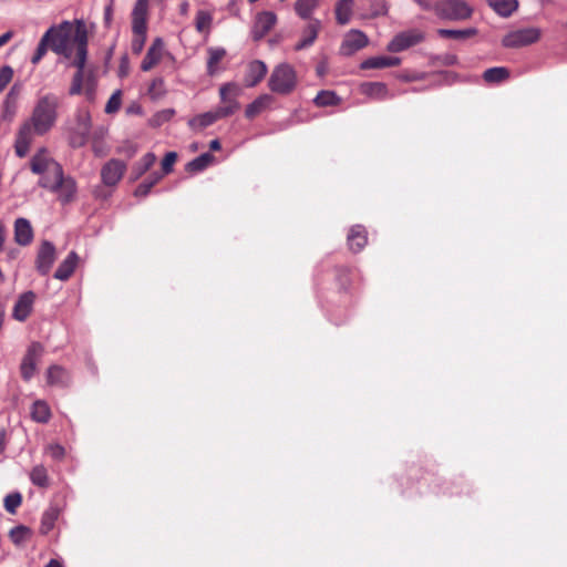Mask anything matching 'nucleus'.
Wrapping results in <instances>:
<instances>
[{
    "label": "nucleus",
    "mask_w": 567,
    "mask_h": 567,
    "mask_svg": "<svg viewBox=\"0 0 567 567\" xmlns=\"http://www.w3.org/2000/svg\"><path fill=\"white\" fill-rule=\"evenodd\" d=\"M45 33H51L49 35L50 49L54 53L70 59L73 49H75L73 65L78 71L74 74L70 94H80L84 91L87 97L92 99V78L85 70L87 56V30L85 23L82 20L63 21L58 25L51 27Z\"/></svg>",
    "instance_id": "1"
},
{
    "label": "nucleus",
    "mask_w": 567,
    "mask_h": 567,
    "mask_svg": "<svg viewBox=\"0 0 567 567\" xmlns=\"http://www.w3.org/2000/svg\"><path fill=\"white\" fill-rule=\"evenodd\" d=\"M59 99L52 94L40 97L28 121L19 128L14 151L19 157H24L34 141L35 135H44L55 125L58 118Z\"/></svg>",
    "instance_id": "2"
},
{
    "label": "nucleus",
    "mask_w": 567,
    "mask_h": 567,
    "mask_svg": "<svg viewBox=\"0 0 567 567\" xmlns=\"http://www.w3.org/2000/svg\"><path fill=\"white\" fill-rule=\"evenodd\" d=\"M32 173L40 176L39 185L43 188L55 185L59 174L62 172L61 165L53 159L45 148L39 150L30 162Z\"/></svg>",
    "instance_id": "3"
},
{
    "label": "nucleus",
    "mask_w": 567,
    "mask_h": 567,
    "mask_svg": "<svg viewBox=\"0 0 567 567\" xmlns=\"http://www.w3.org/2000/svg\"><path fill=\"white\" fill-rule=\"evenodd\" d=\"M298 84V76L295 68L288 63H280L274 68L268 80V87L271 92L287 95Z\"/></svg>",
    "instance_id": "4"
},
{
    "label": "nucleus",
    "mask_w": 567,
    "mask_h": 567,
    "mask_svg": "<svg viewBox=\"0 0 567 567\" xmlns=\"http://www.w3.org/2000/svg\"><path fill=\"white\" fill-rule=\"evenodd\" d=\"M433 10L437 17L447 20H466L473 13L472 7L464 0H439Z\"/></svg>",
    "instance_id": "5"
},
{
    "label": "nucleus",
    "mask_w": 567,
    "mask_h": 567,
    "mask_svg": "<svg viewBox=\"0 0 567 567\" xmlns=\"http://www.w3.org/2000/svg\"><path fill=\"white\" fill-rule=\"evenodd\" d=\"M243 93V89L238 83L228 82L219 87V97L223 105L218 107L219 115L227 117L236 113L240 109L237 99Z\"/></svg>",
    "instance_id": "6"
},
{
    "label": "nucleus",
    "mask_w": 567,
    "mask_h": 567,
    "mask_svg": "<svg viewBox=\"0 0 567 567\" xmlns=\"http://www.w3.org/2000/svg\"><path fill=\"white\" fill-rule=\"evenodd\" d=\"M91 132V114L87 110H79L74 123L70 126V142L73 146H83Z\"/></svg>",
    "instance_id": "7"
},
{
    "label": "nucleus",
    "mask_w": 567,
    "mask_h": 567,
    "mask_svg": "<svg viewBox=\"0 0 567 567\" xmlns=\"http://www.w3.org/2000/svg\"><path fill=\"white\" fill-rule=\"evenodd\" d=\"M540 37L542 30L539 28H524L507 33L503 38L502 44L506 48H520L537 42Z\"/></svg>",
    "instance_id": "8"
},
{
    "label": "nucleus",
    "mask_w": 567,
    "mask_h": 567,
    "mask_svg": "<svg viewBox=\"0 0 567 567\" xmlns=\"http://www.w3.org/2000/svg\"><path fill=\"white\" fill-rule=\"evenodd\" d=\"M424 38V33L421 30H406L394 35V38L386 45V50L394 53L401 52L421 43Z\"/></svg>",
    "instance_id": "9"
},
{
    "label": "nucleus",
    "mask_w": 567,
    "mask_h": 567,
    "mask_svg": "<svg viewBox=\"0 0 567 567\" xmlns=\"http://www.w3.org/2000/svg\"><path fill=\"white\" fill-rule=\"evenodd\" d=\"M42 353L43 347L41 343L32 342L29 346L20 365L21 375L25 381H29L33 377Z\"/></svg>",
    "instance_id": "10"
},
{
    "label": "nucleus",
    "mask_w": 567,
    "mask_h": 567,
    "mask_svg": "<svg viewBox=\"0 0 567 567\" xmlns=\"http://www.w3.org/2000/svg\"><path fill=\"white\" fill-rule=\"evenodd\" d=\"M47 189L55 193L61 203L66 204L74 199L76 194V184L73 178L65 177L63 171L59 174L55 185L47 186Z\"/></svg>",
    "instance_id": "11"
},
{
    "label": "nucleus",
    "mask_w": 567,
    "mask_h": 567,
    "mask_svg": "<svg viewBox=\"0 0 567 567\" xmlns=\"http://www.w3.org/2000/svg\"><path fill=\"white\" fill-rule=\"evenodd\" d=\"M368 44V37L359 30H350L343 38L340 53L349 56Z\"/></svg>",
    "instance_id": "12"
},
{
    "label": "nucleus",
    "mask_w": 567,
    "mask_h": 567,
    "mask_svg": "<svg viewBox=\"0 0 567 567\" xmlns=\"http://www.w3.org/2000/svg\"><path fill=\"white\" fill-rule=\"evenodd\" d=\"M126 171V164L120 159L109 161L101 171L102 182L106 186L116 185Z\"/></svg>",
    "instance_id": "13"
},
{
    "label": "nucleus",
    "mask_w": 567,
    "mask_h": 567,
    "mask_svg": "<svg viewBox=\"0 0 567 567\" xmlns=\"http://www.w3.org/2000/svg\"><path fill=\"white\" fill-rule=\"evenodd\" d=\"M277 16L271 11H261L256 16L252 28V37L255 40L264 38L276 24Z\"/></svg>",
    "instance_id": "14"
},
{
    "label": "nucleus",
    "mask_w": 567,
    "mask_h": 567,
    "mask_svg": "<svg viewBox=\"0 0 567 567\" xmlns=\"http://www.w3.org/2000/svg\"><path fill=\"white\" fill-rule=\"evenodd\" d=\"M164 51H165L164 41L161 38H156L152 42L151 47L148 48V50L141 63L142 71L147 72V71L152 70L155 65H157L164 55Z\"/></svg>",
    "instance_id": "15"
},
{
    "label": "nucleus",
    "mask_w": 567,
    "mask_h": 567,
    "mask_svg": "<svg viewBox=\"0 0 567 567\" xmlns=\"http://www.w3.org/2000/svg\"><path fill=\"white\" fill-rule=\"evenodd\" d=\"M55 261V247L50 241H43L37 256V269L47 275Z\"/></svg>",
    "instance_id": "16"
},
{
    "label": "nucleus",
    "mask_w": 567,
    "mask_h": 567,
    "mask_svg": "<svg viewBox=\"0 0 567 567\" xmlns=\"http://www.w3.org/2000/svg\"><path fill=\"white\" fill-rule=\"evenodd\" d=\"M34 299L35 295L32 291L22 293L13 307V318L20 322L27 320L32 311Z\"/></svg>",
    "instance_id": "17"
},
{
    "label": "nucleus",
    "mask_w": 567,
    "mask_h": 567,
    "mask_svg": "<svg viewBox=\"0 0 567 567\" xmlns=\"http://www.w3.org/2000/svg\"><path fill=\"white\" fill-rule=\"evenodd\" d=\"M267 74V65L260 60L251 61L247 65L244 83L247 87L256 86Z\"/></svg>",
    "instance_id": "18"
},
{
    "label": "nucleus",
    "mask_w": 567,
    "mask_h": 567,
    "mask_svg": "<svg viewBox=\"0 0 567 567\" xmlns=\"http://www.w3.org/2000/svg\"><path fill=\"white\" fill-rule=\"evenodd\" d=\"M33 239V229L25 218H18L14 221V240L18 245L27 246Z\"/></svg>",
    "instance_id": "19"
},
{
    "label": "nucleus",
    "mask_w": 567,
    "mask_h": 567,
    "mask_svg": "<svg viewBox=\"0 0 567 567\" xmlns=\"http://www.w3.org/2000/svg\"><path fill=\"white\" fill-rule=\"evenodd\" d=\"M360 92L373 100H385L389 97L388 87L382 82H365L360 85Z\"/></svg>",
    "instance_id": "20"
},
{
    "label": "nucleus",
    "mask_w": 567,
    "mask_h": 567,
    "mask_svg": "<svg viewBox=\"0 0 567 567\" xmlns=\"http://www.w3.org/2000/svg\"><path fill=\"white\" fill-rule=\"evenodd\" d=\"M321 23L319 20H311L302 32L300 41L296 44L297 51L310 47L318 37Z\"/></svg>",
    "instance_id": "21"
},
{
    "label": "nucleus",
    "mask_w": 567,
    "mask_h": 567,
    "mask_svg": "<svg viewBox=\"0 0 567 567\" xmlns=\"http://www.w3.org/2000/svg\"><path fill=\"white\" fill-rule=\"evenodd\" d=\"M401 63V59L396 56H372L367 60H364L361 63V69L368 70V69H384V68H391L396 66Z\"/></svg>",
    "instance_id": "22"
},
{
    "label": "nucleus",
    "mask_w": 567,
    "mask_h": 567,
    "mask_svg": "<svg viewBox=\"0 0 567 567\" xmlns=\"http://www.w3.org/2000/svg\"><path fill=\"white\" fill-rule=\"evenodd\" d=\"M272 103V96L269 94H261L250 104L247 105L245 115L247 118H254L262 111L267 110Z\"/></svg>",
    "instance_id": "23"
},
{
    "label": "nucleus",
    "mask_w": 567,
    "mask_h": 567,
    "mask_svg": "<svg viewBox=\"0 0 567 567\" xmlns=\"http://www.w3.org/2000/svg\"><path fill=\"white\" fill-rule=\"evenodd\" d=\"M79 257L72 251L69 256L60 264L56 271L54 272V278L59 280H66L74 272Z\"/></svg>",
    "instance_id": "24"
},
{
    "label": "nucleus",
    "mask_w": 567,
    "mask_h": 567,
    "mask_svg": "<svg viewBox=\"0 0 567 567\" xmlns=\"http://www.w3.org/2000/svg\"><path fill=\"white\" fill-rule=\"evenodd\" d=\"M487 4L501 17L507 18L518 9V0H486Z\"/></svg>",
    "instance_id": "25"
},
{
    "label": "nucleus",
    "mask_w": 567,
    "mask_h": 567,
    "mask_svg": "<svg viewBox=\"0 0 567 567\" xmlns=\"http://www.w3.org/2000/svg\"><path fill=\"white\" fill-rule=\"evenodd\" d=\"M224 118L223 115H219L218 110L213 112H206L203 114H199L192 120H189L188 125L194 130H202L205 128L213 123H215L217 120Z\"/></svg>",
    "instance_id": "26"
},
{
    "label": "nucleus",
    "mask_w": 567,
    "mask_h": 567,
    "mask_svg": "<svg viewBox=\"0 0 567 567\" xmlns=\"http://www.w3.org/2000/svg\"><path fill=\"white\" fill-rule=\"evenodd\" d=\"M348 244L354 252L360 251L367 244V234L363 227L354 226L348 235Z\"/></svg>",
    "instance_id": "27"
},
{
    "label": "nucleus",
    "mask_w": 567,
    "mask_h": 567,
    "mask_svg": "<svg viewBox=\"0 0 567 567\" xmlns=\"http://www.w3.org/2000/svg\"><path fill=\"white\" fill-rule=\"evenodd\" d=\"M207 73L215 75L218 72V64L225 58L226 50L224 48H209L207 50Z\"/></svg>",
    "instance_id": "28"
},
{
    "label": "nucleus",
    "mask_w": 567,
    "mask_h": 567,
    "mask_svg": "<svg viewBox=\"0 0 567 567\" xmlns=\"http://www.w3.org/2000/svg\"><path fill=\"white\" fill-rule=\"evenodd\" d=\"M31 417L39 423H47L51 417V410L45 401L38 400L31 406Z\"/></svg>",
    "instance_id": "29"
},
{
    "label": "nucleus",
    "mask_w": 567,
    "mask_h": 567,
    "mask_svg": "<svg viewBox=\"0 0 567 567\" xmlns=\"http://www.w3.org/2000/svg\"><path fill=\"white\" fill-rule=\"evenodd\" d=\"M353 10V0H339L336 6V19L340 24H347Z\"/></svg>",
    "instance_id": "30"
},
{
    "label": "nucleus",
    "mask_w": 567,
    "mask_h": 567,
    "mask_svg": "<svg viewBox=\"0 0 567 567\" xmlns=\"http://www.w3.org/2000/svg\"><path fill=\"white\" fill-rule=\"evenodd\" d=\"M320 0H296L295 11L301 19H310Z\"/></svg>",
    "instance_id": "31"
},
{
    "label": "nucleus",
    "mask_w": 567,
    "mask_h": 567,
    "mask_svg": "<svg viewBox=\"0 0 567 567\" xmlns=\"http://www.w3.org/2000/svg\"><path fill=\"white\" fill-rule=\"evenodd\" d=\"M509 78V71L504 66L491 68L484 71L483 79L487 83H499Z\"/></svg>",
    "instance_id": "32"
},
{
    "label": "nucleus",
    "mask_w": 567,
    "mask_h": 567,
    "mask_svg": "<svg viewBox=\"0 0 567 567\" xmlns=\"http://www.w3.org/2000/svg\"><path fill=\"white\" fill-rule=\"evenodd\" d=\"M214 161V156L209 153H204L190 161L186 165V171L190 173H197L208 167Z\"/></svg>",
    "instance_id": "33"
},
{
    "label": "nucleus",
    "mask_w": 567,
    "mask_h": 567,
    "mask_svg": "<svg viewBox=\"0 0 567 567\" xmlns=\"http://www.w3.org/2000/svg\"><path fill=\"white\" fill-rule=\"evenodd\" d=\"M59 514L60 512L56 507H50L48 511H45L41 519L40 532L42 534H48L53 529Z\"/></svg>",
    "instance_id": "34"
},
{
    "label": "nucleus",
    "mask_w": 567,
    "mask_h": 567,
    "mask_svg": "<svg viewBox=\"0 0 567 567\" xmlns=\"http://www.w3.org/2000/svg\"><path fill=\"white\" fill-rule=\"evenodd\" d=\"M437 33L443 38H451L455 40H464L474 37L477 31L474 28L464 30L439 29Z\"/></svg>",
    "instance_id": "35"
},
{
    "label": "nucleus",
    "mask_w": 567,
    "mask_h": 567,
    "mask_svg": "<svg viewBox=\"0 0 567 567\" xmlns=\"http://www.w3.org/2000/svg\"><path fill=\"white\" fill-rule=\"evenodd\" d=\"M317 106H331L340 103V97L333 91H321L313 100Z\"/></svg>",
    "instance_id": "36"
},
{
    "label": "nucleus",
    "mask_w": 567,
    "mask_h": 567,
    "mask_svg": "<svg viewBox=\"0 0 567 567\" xmlns=\"http://www.w3.org/2000/svg\"><path fill=\"white\" fill-rule=\"evenodd\" d=\"M213 22V17L209 12L199 10L196 14L195 27L200 33H209Z\"/></svg>",
    "instance_id": "37"
},
{
    "label": "nucleus",
    "mask_w": 567,
    "mask_h": 567,
    "mask_svg": "<svg viewBox=\"0 0 567 567\" xmlns=\"http://www.w3.org/2000/svg\"><path fill=\"white\" fill-rule=\"evenodd\" d=\"M31 482L40 487H47L49 485L48 472L44 466L37 465L30 473Z\"/></svg>",
    "instance_id": "38"
},
{
    "label": "nucleus",
    "mask_w": 567,
    "mask_h": 567,
    "mask_svg": "<svg viewBox=\"0 0 567 567\" xmlns=\"http://www.w3.org/2000/svg\"><path fill=\"white\" fill-rule=\"evenodd\" d=\"M156 162V156L153 153L145 154L135 165L136 177H141L146 173Z\"/></svg>",
    "instance_id": "39"
},
{
    "label": "nucleus",
    "mask_w": 567,
    "mask_h": 567,
    "mask_svg": "<svg viewBox=\"0 0 567 567\" xmlns=\"http://www.w3.org/2000/svg\"><path fill=\"white\" fill-rule=\"evenodd\" d=\"M31 536V530L25 526H17L10 530V539L16 545H22L25 543Z\"/></svg>",
    "instance_id": "40"
},
{
    "label": "nucleus",
    "mask_w": 567,
    "mask_h": 567,
    "mask_svg": "<svg viewBox=\"0 0 567 567\" xmlns=\"http://www.w3.org/2000/svg\"><path fill=\"white\" fill-rule=\"evenodd\" d=\"M162 178V175L158 174V173H154L151 175L150 179L143 182L142 184H140L137 186V188L135 189V195L136 196H146L151 188L161 181Z\"/></svg>",
    "instance_id": "41"
},
{
    "label": "nucleus",
    "mask_w": 567,
    "mask_h": 567,
    "mask_svg": "<svg viewBox=\"0 0 567 567\" xmlns=\"http://www.w3.org/2000/svg\"><path fill=\"white\" fill-rule=\"evenodd\" d=\"M49 35H51V33H44L43 37L41 38V40H40V42L38 44V48L35 50V53H34V55L31 59V62L33 64L39 63L40 60L45 54L48 48H50Z\"/></svg>",
    "instance_id": "42"
},
{
    "label": "nucleus",
    "mask_w": 567,
    "mask_h": 567,
    "mask_svg": "<svg viewBox=\"0 0 567 567\" xmlns=\"http://www.w3.org/2000/svg\"><path fill=\"white\" fill-rule=\"evenodd\" d=\"M22 497L19 493H12L4 498V508L8 513L14 514L17 508L21 505Z\"/></svg>",
    "instance_id": "43"
},
{
    "label": "nucleus",
    "mask_w": 567,
    "mask_h": 567,
    "mask_svg": "<svg viewBox=\"0 0 567 567\" xmlns=\"http://www.w3.org/2000/svg\"><path fill=\"white\" fill-rule=\"evenodd\" d=\"M64 377H65V371L61 367L53 365L48 369L47 379H48V383H50V384H58V383L62 382Z\"/></svg>",
    "instance_id": "44"
},
{
    "label": "nucleus",
    "mask_w": 567,
    "mask_h": 567,
    "mask_svg": "<svg viewBox=\"0 0 567 567\" xmlns=\"http://www.w3.org/2000/svg\"><path fill=\"white\" fill-rule=\"evenodd\" d=\"M121 103H122V94H121V91H115L110 100L107 101L106 105H105V112L107 114H112V113H115L116 111H118L120 106H121Z\"/></svg>",
    "instance_id": "45"
},
{
    "label": "nucleus",
    "mask_w": 567,
    "mask_h": 567,
    "mask_svg": "<svg viewBox=\"0 0 567 567\" xmlns=\"http://www.w3.org/2000/svg\"><path fill=\"white\" fill-rule=\"evenodd\" d=\"M17 112V101L4 97L2 103V117L12 120Z\"/></svg>",
    "instance_id": "46"
},
{
    "label": "nucleus",
    "mask_w": 567,
    "mask_h": 567,
    "mask_svg": "<svg viewBox=\"0 0 567 567\" xmlns=\"http://www.w3.org/2000/svg\"><path fill=\"white\" fill-rule=\"evenodd\" d=\"M148 0H136L132 11V18H141L147 20Z\"/></svg>",
    "instance_id": "47"
},
{
    "label": "nucleus",
    "mask_w": 567,
    "mask_h": 567,
    "mask_svg": "<svg viewBox=\"0 0 567 567\" xmlns=\"http://www.w3.org/2000/svg\"><path fill=\"white\" fill-rule=\"evenodd\" d=\"M13 70L9 65H4L0 69V93L4 91L8 84L12 81Z\"/></svg>",
    "instance_id": "48"
},
{
    "label": "nucleus",
    "mask_w": 567,
    "mask_h": 567,
    "mask_svg": "<svg viewBox=\"0 0 567 567\" xmlns=\"http://www.w3.org/2000/svg\"><path fill=\"white\" fill-rule=\"evenodd\" d=\"M146 41V33H133L132 51L140 54L143 51Z\"/></svg>",
    "instance_id": "49"
},
{
    "label": "nucleus",
    "mask_w": 567,
    "mask_h": 567,
    "mask_svg": "<svg viewBox=\"0 0 567 567\" xmlns=\"http://www.w3.org/2000/svg\"><path fill=\"white\" fill-rule=\"evenodd\" d=\"M177 159V153L168 152L162 161V169L164 174H168L173 171V166Z\"/></svg>",
    "instance_id": "50"
},
{
    "label": "nucleus",
    "mask_w": 567,
    "mask_h": 567,
    "mask_svg": "<svg viewBox=\"0 0 567 567\" xmlns=\"http://www.w3.org/2000/svg\"><path fill=\"white\" fill-rule=\"evenodd\" d=\"M47 452L48 454L55 458V460H61L64 457V454H65V451H64V447L59 445V444H51L47 447Z\"/></svg>",
    "instance_id": "51"
},
{
    "label": "nucleus",
    "mask_w": 567,
    "mask_h": 567,
    "mask_svg": "<svg viewBox=\"0 0 567 567\" xmlns=\"http://www.w3.org/2000/svg\"><path fill=\"white\" fill-rule=\"evenodd\" d=\"M147 23L145 19L132 18V31L133 33H146Z\"/></svg>",
    "instance_id": "52"
},
{
    "label": "nucleus",
    "mask_w": 567,
    "mask_h": 567,
    "mask_svg": "<svg viewBox=\"0 0 567 567\" xmlns=\"http://www.w3.org/2000/svg\"><path fill=\"white\" fill-rule=\"evenodd\" d=\"M130 72V61L126 54L121 58L118 65V75L121 78L127 76Z\"/></svg>",
    "instance_id": "53"
},
{
    "label": "nucleus",
    "mask_w": 567,
    "mask_h": 567,
    "mask_svg": "<svg viewBox=\"0 0 567 567\" xmlns=\"http://www.w3.org/2000/svg\"><path fill=\"white\" fill-rule=\"evenodd\" d=\"M173 115H174L173 110H164L159 114H157L153 121L155 122L156 125H158L164 121L171 120L173 117Z\"/></svg>",
    "instance_id": "54"
},
{
    "label": "nucleus",
    "mask_w": 567,
    "mask_h": 567,
    "mask_svg": "<svg viewBox=\"0 0 567 567\" xmlns=\"http://www.w3.org/2000/svg\"><path fill=\"white\" fill-rule=\"evenodd\" d=\"M21 92V84L16 83L12 85L8 94L6 95L7 99L18 101L19 94Z\"/></svg>",
    "instance_id": "55"
},
{
    "label": "nucleus",
    "mask_w": 567,
    "mask_h": 567,
    "mask_svg": "<svg viewBox=\"0 0 567 567\" xmlns=\"http://www.w3.org/2000/svg\"><path fill=\"white\" fill-rule=\"evenodd\" d=\"M443 62L447 65H453L457 62V58L456 55L454 54H446L444 58H443Z\"/></svg>",
    "instance_id": "56"
},
{
    "label": "nucleus",
    "mask_w": 567,
    "mask_h": 567,
    "mask_svg": "<svg viewBox=\"0 0 567 567\" xmlns=\"http://www.w3.org/2000/svg\"><path fill=\"white\" fill-rule=\"evenodd\" d=\"M416 3L425 9V10H430V9H433L434 6H432V1L431 0H415Z\"/></svg>",
    "instance_id": "57"
},
{
    "label": "nucleus",
    "mask_w": 567,
    "mask_h": 567,
    "mask_svg": "<svg viewBox=\"0 0 567 567\" xmlns=\"http://www.w3.org/2000/svg\"><path fill=\"white\" fill-rule=\"evenodd\" d=\"M4 446H6V431L1 429L0 430V453L3 452Z\"/></svg>",
    "instance_id": "58"
},
{
    "label": "nucleus",
    "mask_w": 567,
    "mask_h": 567,
    "mask_svg": "<svg viewBox=\"0 0 567 567\" xmlns=\"http://www.w3.org/2000/svg\"><path fill=\"white\" fill-rule=\"evenodd\" d=\"M11 37H12L11 32H7L3 35H1L0 37V47H2L4 43H7Z\"/></svg>",
    "instance_id": "59"
},
{
    "label": "nucleus",
    "mask_w": 567,
    "mask_h": 567,
    "mask_svg": "<svg viewBox=\"0 0 567 567\" xmlns=\"http://www.w3.org/2000/svg\"><path fill=\"white\" fill-rule=\"evenodd\" d=\"M210 150L213 151H219L220 150V142L218 140H213L209 144Z\"/></svg>",
    "instance_id": "60"
},
{
    "label": "nucleus",
    "mask_w": 567,
    "mask_h": 567,
    "mask_svg": "<svg viewBox=\"0 0 567 567\" xmlns=\"http://www.w3.org/2000/svg\"><path fill=\"white\" fill-rule=\"evenodd\" d=\"M45 567H63V565L55 559H51Z\"/></svg>",
    "instance_id": "61"
},
{
    "label": "nucleus",
    "mask_w": 567,
    "mask_h": 567,
    "mask_svg": "<svg viewBox=\"0 0 567 567\" xmlns=\"http://www.w3.org/2000/svg\"><path fill=\"white\" fill-rule=\"evenodd\" d=\"M317 72H318V74H319V75L324 74V72H326V65L320 64V65L317 68Z\"/></svg>",
    "instance_id": "62"
},
{
    "label": "nucleus",
    "mask_w": 567,
    "mask_h": 567,
    "mask_svg": "<svg viewBox=\"0 0 567 567\" xmlns=\"http://www.w3.org/2000/svg\"><path fill=\"white\" fill-rule=\"evenodd\" d=\"M17 254H18L17 250L11 249V250L8 251V258L9 259H14L17 257Z\"/></svg>",
    "instance_id": "63"
},
{
    "label": "nucleus",
    "mask_w": 567,
    "mask_h": 567,
    "mask_svg": "<svg viewBox=\"0 0 567 567\" xmlns=\"http://www.w3.org/2000/svg\"><path fill=\"white\" fill-rule=\"evenodd\" d=\"M94 152H95L96 154H101V153H102V152H101V147H97V146H95V145H94Z\"/></svg>",
    "instance_id": "64"
}]
</instances>
